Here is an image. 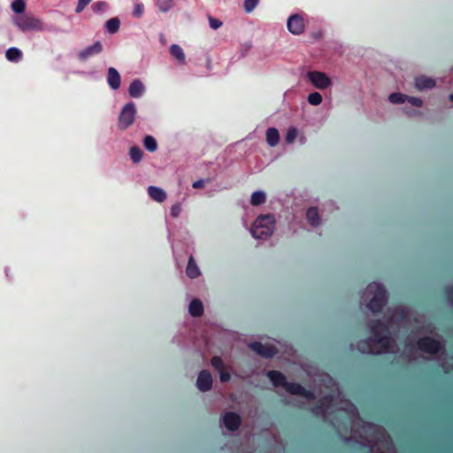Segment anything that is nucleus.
I'll return each instance as SVG.
<instances>
[{
    "mask_svg": "<svg viewBox=\"0 0 453 453\" xmlns=\"http://www.w3.org/2000/svg\"><path fill=\"white\" fill-rule=\"evenodd\" d=\"M408 313L409 311L402 307L394 310L389 309L385 321H378L369 325L372 337L358 342L357 349L361 353L373 355L398 351L395 340L390 337V331L394 329L395 324L407 318Z\"/></svg>",
    "mask_w": 453,
    "mask_h": 453,
    "instance_id": "obj_1",
    "label": "nucleus"
},
{
    "mask_svg": "<svg viewBox=\"0 0 453 453\" xmlns=\"http://www.w3.org/2000/svg\"><path fill=\"white\" fill-rule=\"evenodd\" d=\"M387 300V291L384 286L378 282L370 283L361 296V303L365 305L372 313L380 311Z\"/></svg>",
    "mask_w": 453,
    "mask_h": 453,
    "instance_id": "obj_2",
    "label": "nucleus"
},
{
    "mask_svg": "<svg viewBox=\"0 0 453 453\" xmlns=\"http://www.w3.org/2000/svg\"><path fill=\"white\" fill-rule=\"evenodd\" d=\"M12 21L23 33L34 31L58 34L61 32L59 27L52 24H45L41 19L29 13L14 16Z\"/></svg>",
    "mask_w": 453,
    "mask_h": 453,
    "instance_id": "obj_3",
    "label": "nucleus"
},
{
    "mask_svg": "<svg viewBox=\"0 0 453 453\" xmlns=\"http://www.w3.org/2000/svg\"><path fill=\"white\" fill-rule=\"evenodd\" d=\"M276 219L272 213L260 214L252 223L250 233L254 239L266 241L275 231Z\"/></svg>",
    "mask_w": 453,
    "mask_h": 453,
    "instance_id": "obj_4",
    "label": "nucleus"
},
{
    "mask_svg": "<svg viewBox=\"0 0 453 453\" xmlns=\"http://www.w3.org/2000/svg\"><path fill=\"white\" fill-rule=\"evenodd\" d=\"M268 378L274 385V387H281L288 393L291 395H297L304 397L305 399H311L314 397V394L307 391L303 388L300 384L297 383H288L286 380V378L282 373L277 371H270L267 373Z\"/></svg>",
    "mask_w": 453,
    "mask_h": 453,
    "instance_id": "obj_5",
    "label": "nucleus"
},
{
    "mask_svg": "<svg viewBox=\"0 0 453 453\" xmlns=\"http://www.w3.org/2000/svg\"><path fill=\"white\" fill-rule=\"evenodd\" d=\"M418 349L411 342L406 343L403 354L410 359L416 358V352L420 350L428 354H434L441 349V342L438 340H434L429 337H424L418 342Z\"/></svg>",
    "mask_w": 453,
    "mask_h": 453,
    "instance_id": "obj_6",
    "label": "nucleus"
},
{
    "mask_svg": "<svg viewBox=\"0 0 453 453\" xmlns=\"http://www.w3.org/2000/svg\"><path fill=\"white\" fill-rule=\"evenodd\" d=\"M137 107L134 102L129 101L125 104L118 116V128L125 131L131 127L136 119Z\"/></svg>",
    "mask_w": 453,
    "mask_h": 453,
    "instance_id": "obj_7",
    "label": "nucleus"
},
{
    "mask_svg": "<svg viewBox=\"0 0 453 453\" xmlns=\"http://www.w3.org/2000/svg\"><path fill=\"white\" fill-rule=\"evenodd\" d=\"M306 76L313 87L319 90H326L333 86L331 78L326 73L311 71L307 73Z\"/></svg>",
    "mask_w": 453,
    "mask_h": 453,
    "instance_id": "obj_8",
    "label": "nucleus"
},
{
    "mask_svg": "<svg viewBox=\"0 0 453 453\" xmlns=\"http://www.w3.org/2000/svg\"><path fill=\"white\" fill-rule=\"evenodd\" d=\"M388 100L392 104H404L407 103L415 108H422L424 105V101L420 97L409 96L401 92L391 93L388 96Z\"/></svg>",
    "mask_w": 453,
    "mask_h": 453,
    "instance_id": "obj_9",
    "label": "nucleus"
},
{
    "mask_svg": "<svg viewBox=\"0 0 453 453\" xmlns=\"http://www.w3.org/2000/svg\"><path fill=\"white\" fill-rule=\"evenodd\" d=\"M287 27L292 35H299L303 34L305 29L303 17L298 13L289 16L287 21Z\"/></svg>",
    "mask_w": 453,
    "mask_h": 453,
    "instance_id": "obj_10",
    "label": "nucleus"
},
{
    "mask_svg": "<svg viewBox=\"0 0 453 453\" xmlns=\"http://www.w3.org/2000/svg\"><path fill=\"white\" fill-rule=\"evenodd\" d=\"M213 379L211 372L207 370H202L196 379V386L201 392L210 391L212 388Z\"/></svg>",
    "mask_w": 453,
    "mask_h": 453,
    "instance_id": "obj_11",
    "label": "nucleus"
},
{
    "mask_svg": "<svg viewBox=\"0 0 453 453\" xmlns=\"http://www.w3.org/2000/svg\"><path fill=\"white\" fill-rule=\"evenodd\" d=\"M297 140L299 144L303 145L307 142V138L303 133L299 131V129L295 126H290L287 129L285 134V142L287 144H293L295 141Z\"/></svg>",
    "mask_w": 453,
    "mask_h": 453,
    "instance_id": "obj_12",
    "label": "nucleus"
},
{
    "mask_svg": "<svg viewBox=\"0 0 453 453\" xmlns=\"http://www.w3.org/2000/svg\"><path fill=\"white\" fill-rule=\"evenodd\" d=\"M103 51V45L99 41L95 42L78 53V58L81 62L87 61L89 58L98 55Z\"/></svg>",
    "mask_w": 453,
    "mask_h": 453,
    "instance_id": "obj_13",
    "label": "nucleus"
},
{
    "mask_svg": "<svg viewBox=\"0 0 453 453\" xmlns=\"http://www.w3.org/2000/svg\"><path fill=\"white\" fill-rule=\"evenodd\" d=\"M250 348L263 357H272L277 352L274 346L271 344H263L261 342H256L250 344Z\"/></svg>",
    "mask_w": 453,
    "mask_h": 453,
    "instance_id": "obj_14",
    "label": "nucleus"
},
{
    "mask_svg": "<svg viewBox=\"0 0 453 453\" xmlns=\"http://www.w3.org/2000/svg\"><path fill=\"white\" fill-rule=\"evenodd\" d=\"M240 424L241 418L235 412L228 411L222 417V425L229 432L237 430Z\"/></svg>",
    "mask_w": 453,
    "mask_h": 453,
    "instance_id": "obj_15",
    "label": "nucleus"
},
{
    "mask_svg": "<svg viewBox=\"0 0 453 453\" xmlns=\"http://www.w3.org/2000/svg\"><path fill=\"white\" fill-rule=\"evenodd\" d=\"M436 86L435 79L426 75H420L415 78L414 87L418 91H425L434 88Z\"/></svg>",
    "mask_w": 453,
    "mask_h": 453,
    "instance_id": "obj_16",
    "label": "nucleus"
},
{
    "mask_svg": "<svg viewBox=\"0 0 453 453\" xmlns=\"http://www.w3.org/2000/svg\"><path fill=\"white\" fill-rule=\"evenodd\" d=\"M185 273L187 277L190 280H196L202 276V271L198 265V263L192 255L188 257Z\"/></svg>",
    "mask_w": 453,
    "mask_h": 453,
    "instance_id": "obj_17",
    "label": "nucleus"
},
{
    "mask_svg": "<svg viewBox=\"0 0 453 453\" xmlns=\"http://www.w3.org/2000/svg\"><path fill=\"white\" fill-rule=\"evenodd\" d=\"M106 81L111 90H118L121 85V76L115 67L107 69Z\"/></svg>",
    "mask_w": 453,
    "mask_h": 453,
    "instance_id": "obj_18",
    "label": "nucleus"
},
{
    "mask_svg": "<svg viewBox=\"0 0 453 453\" xmlns=\"http://www.w3.org/2000/svg\"><path fill=\"white\" fill-rule=\"evenodd\" d=\"M305 215L307 222L312 228H318L322 225V218L318 207L308 208Z\"/></svg>",
    "mask_w": 453,
    "mask_h": 453,
    "instance_id": "obj_19",
    "label": "nucleus"
},
{
    "mask_svg": "<svg viewBox=\"0 0 453 453\" xmlns=\"http://www.w3.org/2000/svg\"><path fill=\"white\" fill-rule=\"evenodd\" d=\"M146 91L144 83L140 79H134L129 85L127 92L132 98H141Z\"/></svg>",
    "mask_w": 453,
    "mask_h": 453,
    "instance_id": "obj_20",
    "label": "nucleus"
},
{
    "mask_svg": "<svg viewBox=\"0 0 453 453\" xmlns=\"http://www.w3.org/2000/svg\"><path fill=\"white\" fill-rule=\"evenodd\" d=\"M188 311L192 317H201L204 311L203 302L198 298H193L188 303Z\"/></svg>",
    "mask_w": 453,
    "mask_h": 453,
    "instance_id": "obj_21",
    "label": "nucleus"
},
{
    "mask_svg": "<svg viewBox=\"0 0 453 453\" xmlns=\"http://www.w3.org/2000/svg\"><path fill=\"white\" fill-rule=\"evenodd\" d=\"M148 194L151 199L157 203H162L166 199L165 191L159 187L149 186Z\"/></svg>",
    "mask_w": 453,
    "mask_h": 453,
    "instance_id": "obj_22",
    "label": "nucleus"
},
{
    "mask_svg": "<svg viewBox=\"0 0 453 453\" xmlns=\"http://www.w3.org/2000/svg\"><path fill=\"white\" fill-rule=\"evenodd\" d=\"M265 140L270 147H275L280 142V134L277 128L269 127L265 133Z\"/></svg>",
    "mask_w": 453,
    "mask_h": 453,
    "instance_id": "obj_23",
    "label": "nucleus"
},
{
    "mask_svg": "<svg viewBox=\"0 0 453 453\" xmlns=\"http://www.w3.org/2000/svg\"><path fill=\"white\" fill-rule=\"evenodd\" d=\"M171 55L176 58L180 65H186V57L182 48L178 44H172L170 46Z\"/></svg>",
    "mask_w": 453,
    "mask_h": 453,
    "instance_id": "obj_24",
    "label": "nucleus"
},
{
    "mask_svg": "<svg viewBox=\"0 0 453 453\" xmlns=\"http://www.w3.org/2000/svg\"><path fill=\"white\" fill-rule=\"evenodd\" d=\"M266 201V193L263 190H257L251 194L250 204L252 206H258L264 204Z\"/></svg>",
    "mask_w": 453,
    "mask_h": 453,
    "instance_id": "obj_25",
    "label": "nucleus"
},
{
    "mask_svg": "<svg viewBox=\"0 0 453 453\" xmlns=\"http://www.w3.org/2000/svg\"><path fill=\"white\" fill-rule=\"evenodd\" d=\"M142 144L149 152H155L158 148L157 140L150 134H147L143 137Z\"/></svg>",
    "mask_w": 453,
    "mask_h": 453,
    "instance_id": "obj_26",
    "label": "nucleus"
},
{
    "mask_svg": "<svg viewBox=\"0 0 453 453\" xmlns=\"http://www.w3.org/2000/svg\"><path fill=\"white\" fill-rule=\"evenodd\" d=\"M128 154H129L130 159L135 165L141 163L143 158V152L141 150V148H139L138 146L130 147Z\"/></svg>",
    "mask_w": 453,
    "mask_h": 453,
    "instance_id": "obj_27",
    "label": "nucleus"
},
{
    "mask_svg": "<svg viewBox=\"0 0 453 453\" xmlns=\"http://www.w3.org/2000/svg\"><path fill=\"white\" fill-rule=\"evenodd\" d=\"M5 57L10 62H19L22 58V51L16 47H11L5 51Z\"/></svg>",
    "mask_w": 453,
    "mask_h": 453,
    "instance_id": "obj_28",
    "label": "nucleus"
},
{
    "mask_svg": "<svg viewBox=\"0 0 453 453\" xmlns=\"http://www.w3.org/2000/svg\"><path fill=\"white\" fill-rule=\"evenodd\" d=\"M105 30L109 34H115L119 31L120 27V20L119 18H111L105 22Z\"/></svg>",
    "mask_w": 453,
    "mask_h": 453,
    "instance_id": "obj_29",
    "label": "nucleus"
},
{
    "mask_svg": "<svg viewBox=\"0 0 453 453\" xmlns=\"http://www.w3.org/2000/svg\"><path fill=\"white\" fill-rule=\"evenodd\" d=\"M91 9L95 13L103 14L109 11L110 5L105 1H98L91 5Z\"/></svg>",
    "mask_w": 453,
    "mask_h": 453,
    "instance_id": "obj_30",
    "label": "nucleus"
},
{
    "mask_svg": "<svg viewBox=\"0 0 453 453\" xmlns=\"http://www.w3.org/2000/svg\"><path fill=\"white\" fill-rule=\"evenodd\" d=\"M419 108L412 107L410 104L403 105L402 107V112L408 118H416L421 116V112L418 111Z\"/></svg>",
    "mask_w": 453,
    "mask_h": 453,
    "instance_id": "obj_31",
    "label": "nucleus"
},
{
    "mask_svg": "<svg viewBox=\"0 0 453 453\" xmlns=\"http://www.w3.org/2000/svg\"><path fill=\"white\" fill-rule=\"evenodd\" d=\"M12 10L19 15L25 14L26 3L25 0H14L11 4Z\"/></svg>",
    "mask_w": 453,
    "mask_h": 453,
    "instance_id": "obj_32",
    "label": "nucleus"
},
{
    "mask_svg": "<svg viewBox=\"0 0 453 453\" xmlns=\"http://www.w3.org/2000/svg\"><path fill=\"white\" fill-rule=\"evenodd\" d=\"M157 6L162 12H168L173 6V0H157Z\"/></svg>",
    "mask_w": 453,
    "mask_h": 453,
    "instance_id": "obj_33",
    "label": "nucleus"
},
{
    "mask_svg": "<svg viewBox=\"0 0 453 453\" xmlns=\"http://www.w3.org/2000/svg\"><path fill=\"white\" fill-rule=\"evenodd\" d=\"M307 101L311 105L318 106L322 103L323 98L319 92H312L309 94Z\"/></svg>",
    "mask_w": 453,
    "mask_h": 453,
    "instance_id": "obj_34",
    "label": "nucleus"
},
{
    "mask_svg": "<svg viewBox=\"0 0 453 453\" xmlns=\"http://www.w3.org/2000/svg\"><path fill=\"white\" fill-rule=\"evenodd\" d=\"M211 366L219 372L220 370L224 369V363L220 357L214 356L211 359Z\"/></svg>",
    "mask_w": 453,
    "mask_h": 453,
    "instance_id": "obj_35",
    "label": "nucleus"
},
{
    "mask_svg": "<svg viewBox=\"0 0 453 453\" xmlns=\"http://www.w3.org/2000/svg\"><path fill=\"white\" fill-rule=\"evenodd\" d=\"M259 0H244L243 7L247 13L251 12L258 4Z\"/></svg>",
    "mask_w": 453,
    "mask_h": 453,
    "instance_id": "obj_36",
    "label": "nucleus"
},
{
    "mask_svg": "<svg viewBox=\"0 0 453 453\" xmlns=\"http://www.w3.org/2000/svg\"><path fill=\"white\" fill-rule=\"evenodd\" d=\"M181 211H182L181 204L179 203H176L171 206L170 214L173 218L176 219L180 216V214L181 213Z\"/></svg>",
    "mask_w": 453,
    "mask_h": 453,
    "instance_id": "obj_37",
    "label": "nucleus"
},
{
    "mask_svg": "<svg viewBox=\"0 0 453 453\" xmlns=\"http://www.w3.org/2000/svg\"><path fill=\"white\" fill-rule=\"evenodd\" d=\"M144 7L142 3H136L134 6L133 14L136 18H141L143 15Z\"/></svg>",
    "mask_w": 453,
    "mask_h": 453,
    "instance_id": "obj_38",
    "label": "nucleus"
},
{
    "mask_svg": "<svg viewBox=\"0 0 453 453\" xmlns=\"http://www.w3.org/2000/svg\"><path fill=\"white\" fill-rule=\"evenodd\" d=\"M211 181V178L200 179V180H197L194 181L193 184H192V187L194 188H203L205 186V184H208Z\"/></svg>",
    "mask_w": 453,
    "mask_h": 453,
    "instance_id": "obj_39",
    "label": "nucleus"
},
{
    "mask_svg": "<svg viewBox=\"0 0 453 453\" xmlns=\"http://www.w3.org/2000/svg\"><path fill=\"white\" fill-rule=\"evenodd\" d=\"M251 47H252V44L250 42H247L242 44L241 48H240L241 58H244L248 54V52L250 50Z\"/></svg>",
    "mask_w": 453,
    "mask_h": 453,
    "instance_id": "obj_40",
    "label": "nucleus"
},
{
    "mask_svg": "<svg viewBox=\"0 0 453 453\" xmlns=\"http://www.w3.org/2000/svg\"><path fill=\"white\" fill-rule=\"evenodd\" d=\"M92 0H78V4L75 9L77 13L81 12L84 8L91 2Z\"/></svg>",
    "mask_w": 453,
    "mask_h": 453,
    "instance_id": "obj_41",
    "label": "nucleus"
},
{
    "mask_svg": "<svg viewBox=\"0 0 453 453\" xmlns=\"http://www.w3.org/2000/svg\"><path fill=\"white\" fill-rule=\"evenodd\" d=\"M209 24L211 28L214 30L219 28L222 26V22L219 19H214L212 17H209Z\"/></svg>",
    "mask_w": 453,
    "mask_h": 453,
    "instance_id": "obj_42",
    "label": "nucleus"
},
{
    "mask_svg": "<svg viewBox=\"0 0 453 453\" xmlns=\"http://www.w3.org/2000/svg\"><path fill=\"white\" fill-rule=\"evenodd\" d=\"M219 380L221 382H226L229 381L231 379V375L228 372H226L225 369L220 370L219 372Z\"/></svg>",
    "mask_w": 453,
    "mask_h": 453,
    "instance_id": "obj_43",
    "label": "nucleus"
},
{
    "mask_svg": "<svg viewBox=\"0 0 453 453\" xmlns=\"http://www.w3.org/2000/svg\"><path fill=\"white\" fill-rule=\"evenodd\" d=\"M451 361H453V357H449V361H445L441 364L446 372L449 370H453V363Z\"/></svg>",
    "mask_w": 453,
    "mask_h": 453,
    "instance_id": "obj_44",
    "label": "nucleus"
},
{
    "mask_svg": "<svg viewBox=\"0 0 453 453\" xmlns=\"http://www.w3.org/2000/svg\"><path fill=\"white\" fill-rule=\"evenodd\" d=\"M448 297L449 301L453 303V287L449 289Z\"/></svg>",
    "mask_w": 453,
    "mask_h": 453,
    "instance_id": "obj_45",
    "label": "nucleus"
},
{
    "mask_svg": "<svg viewBox=\"0 0 453 453\" xmlns=\"http://www.w3.org/2000/svg\"><path fill=\"white\" fill-rule=\"evenodd\" d=\"M333 425L337 428L339 432L341 431L340 425H338L337 422H334Z\"/></svg>",
    "mask_w": 453,
    "mask_h": 453,
    "instance_id": "obj_46",
    "label": "nucleus"
},
{
    "mask_svg": "<svg viewBox=\"0 0 453 453\" xmlns=\"http://www.w3.org/2000/svg\"><path fill=\"white\" fill-rule=\"evenodd\" d=\"M449 99L453 102V94L449 96Z\"/></svg>",
    "mask_w": 453,
    "mask_h": 453,
    "instance_id": "obj_47",
    "label": "nucleus"
},
{
    "mask_svg": "<svg viewBox=\"0 0 453 453\" xmlns=\"http://www.w3.org/2000/svg\"><path fill=\"white\" fill-rule=\"evenodd\" d=\"M5 273H6V275H8V274H10V272H8V270L6 269Z\"/></svg>",
    "mask_w": 453,
    "mask_h": 453,
    "instance_id": "obj_48",
    "label": "nucleus"
},
{
    "mask_svg": "<svg viewBox=\"0 0 453 453\" xmlns=\"http://www.w3.org/2000/svg\"><path fill=\"white\" fill-rule=\"evenodd\" d=\"M5 273H6V275H8V274H10V272H8V270L6 269Z\"/></svg>",
    "mask_w": 453,
    "mask_h": 453,
    "instance_id": "obj_49",
    "label": "nucleus"
},
{
    "mask_svg": "<svg viewBox=\"0 0 453 453\" xmlns=\"http://www.w3.org/2000/svg\"><path fill=\"white\" fill-rule=\"evenodd\" d=\"M161 38H163V35L161 36ZM161 42H163V43H165V41H164V39H161Z\"/></svg>",
    "mask_w": 453,
    "mask_h": 453,
    "instance_id": "obj_50",
    "label": "nucleus"
},
{
    "mask_svg": "<svg viewBox=\"0 0 453 453\" xmlns=\"http://www.w3.org/2000/svg\"><path fill=\"white\" fill-rule=\"evenodd\" d=\"M161 38H163V35L161 36ZM161 42H163V43H165V41H164V39H161Z\"/></svg>",
    "mask_w": 453,
    "mask_h": 453,
    "instance_id": "obj_51",
    "label": "nucleus"
},
{
    "mask_svg": "<svg viewBox=\"0 0 453 453\" xmlns=\"http://www.w3.org/2000/svg\"><path fill=\"white\" fill-rule=\"evenodd\" d=\"M430 328H431V326H428L427 330H428V331H432Z\"/></svg>",
    "mask_w": 453,
    "mask_h": 453,
    "instance_id": "obj_52",
    "label": "nucleus"
}]
</instances>
